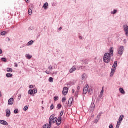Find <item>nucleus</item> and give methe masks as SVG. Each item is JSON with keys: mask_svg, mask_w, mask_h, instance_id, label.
I'll list each match as a JSON object with an SVG mask.
<instances>
[{"mask_svg": "<svg viewBox=\"0 0 128 128\" xmlns=\"http://www.w3.org/2000/svg\"><path fill=\"white\" fill-rule=\"evenodd\" d=\"M14 102V98H10L8 101V106H12Z\"/></svg>", "mask_w": 128, "mask_h": 128, "instance_id": "9d476101", "label": "nucleus"}, {"mask_svg": "<svg viewBox=\"0 0 128 128\" xmlns=\"http://www.w3.org/2000/svg\"><path fill=\"white\" fill-rule=\"evenodd\" d=\"M7 72H13V70H12V68H7Z\"/></svg>", "mask_w": 128, "mask_h": 128, "instance_id": "4be33fe9", "label": "nucleus"}, {"mask_svg": "<svg viewBox=\"0 0 128 128\" xmlns=\"http://www.w3.org/2000/svg\"><path fill=\"white\" fill-rule=\"evenodd\" d=\"M122 123H120L118 122H117V125L116 126V128H120V126Z\"/></svg>", "mask_w": 128, "mask_h": 128, "instance_id": "473e14b6", "label": "nucleus"}, {"mask_svg": "<svg viewBox=\"0 0 128 128\" xmlns=\"http://www.w3.org/2000/svg\"><path fill=\"white\" fill-rule=\"evenodd\" d=\"M72 102H74V100L73 99H72V98H70L69 100V101H68V105L69 106H72Z\"/></svg>", "mask_w": 128, "mask_h": 128, "instance_id": "a211bd4d", "label": "nucleus"}, {"mask_svg": "<svg viewBox=\"0 0 128 128\" xmlns=\"http://www.w3.org/2000/svg\"><path fill=\"white\" fill-rule=\"evenodd\" d=\"M88 94H89L90 96H92V89H90L88 90Z\"/></svg>", "mask_w": 128, "mask_h": 128, "instance_id": "393cba45", "label": "nucleus"}, {"mask_svg": "<svg viewBox=\"0 0 128 128\" xmlns=\"http://www.w3.org/2000/svg\"><path fill=\"white\" fill-rule=\"evenodd\" d=\"M120 92L121 94H126L124 90V88H120Z\"/></svg>", "mask_w": 128, "mask_h": 128, "instance_id": "6ab92c4d", "label": "nucleus"}, {"mask_svg": "<svg viewBox=\"0 0 128 128\" xmlns=\"http://www.w3.org/2000/svg\"><path fill=\"white\" fill-rule=\"evenodd\" d=\"M64 110H62L60 114V118H62V116H64Z\"/></svg>", "mask_w": 128, "mask_h": 128, "instance_id": "c9c22d12", "label": "nucleus"}, {"mask_svg": "<svg viewBox=\"0 0 128 128\" xmlns=\"http://www.w3.org/2000/svg\"><path fill=\"white\" fill-rule=\"evenodd\" d=\"M33 92H34V94H38V90L36 88L34 89Z\"/></svg>", "mask_w": 128, "mask_h": 128, "instance_id": "7c9ffc66", "label": "nucleus"}, {"mask_svg": "<svg viewBox=\"0 0 128 128\" xmlns=\"http://www.w3.org/2000/svg\"><path fill=\"white\" fill-rule=\"evenodd\" d=\"M49 82H54V78L50 77L49 78Z\"/></svg>", "mask_w": 128, "mask_h": 128, "instance_id": "c85d7f7f", "label": "nucleus"}, {"mask_svg": "<svg viewBox=\"0 0 128 128\" xmlns=\"http://www.w3.org/2000/svg\"><path fill=\"white\" fill-rule=\"evenodd\" d=\"M58 100V96H55L54 98V100H55V102H56L57 100Z\"/></svg>", "mask_w": 128, "mask_h": 128, "instance_id": "58836bf2", "label": "nucleus"}, {"mask_svg": "<svg viewBox=\"0 0 128 128\" xmlns=\"http://www.w3.org/2000/svg\"><path fill=\"white\" fill-rule=\"evenodd\" d=\"M124 115H121L119 118V120L118 122L122 124V120H124Z\"/></svg>", "mask_w": 128, "mask_h": 128, "instance_id": "9b49d317", "label": "nucleus"}, {"mask_svg": "<svg viewBox=\"0 0 128 128\" xmlns=\"http://www.w3.org/2000/svg\"><path fill=\"white\" fill-rule=\"evenodd\" d=\"M76 66H74L70 70V74H72L74 72H76Z\"/></svg>", "mask_w": 128, "mask_h": 128, "instance_id": "ddd939ff", "label": "nucleus"}, {"mask_svg": "<svg viewBox=\"0 0 128 128\" xmlns=\"http://www.w3.org/2000/svg\"><path fill=\"white\" fill-rule=\"evenodd\" d=\"M26 58H27L28 60H30V58H32V56L30 55V54H27L26 56Z\"/></svg>", "mask_w": 128, "mask_h": 128, "instance_id": "aec40b11", "label": "nucleus"}, {"mask_svg": "<svg viewBox=\"0 0 128 128\" xmlns=\"http://www.w3.org/2000/svg\"><path fill=\"white\" fill-rule=\"evenodd\" d=\"M42 104H44V101L42 102Z\"/></svg>", "mask_w": 128, "mask_h": 128, "instance_id": "680f3d73", "label": "nucleus"}, {"mask_svg": "<svg viewBox=\"0 0 128 128\" xmlns=\"http://www.w3.org/2000/svg\"><path fill=\"white\" fill-rule=\"evenodd\" d=\"M18 112H19V111L18 109H16L14 110V114H18Z\"/></svg>", "mask_w": 128, "mask_h": 128, "instance_id": "2f4dec72", "label": "nucleus"}, {"mask_svg": "<svg viewBox=\"0 0 128 128\" xmlns=\"http://www.w3.org/2000/svg\"><path fill=\"white\" fill-rule=\"evenodd\" d=\"M52 125L49 123V124H46L42 127V128H51Z\"/></svg>", "mask_w": 128, "mask_h": 128, "instance_id": "2eb2a0df", "label": "nucleus"}, {"mask_svg": "<svg viewBox=\"0 0 128 128\" xmlns=\"http://www.w3.org/2000/svg\"><path fill=\"white\" fill-rule=\"evenodd\" d=\"M0 54H2V49H0Z\"/></svg>", "mask_w": 128, "mask_h": 128, "instance_id": "3c124183", "label": "nucleus"}, {"mask_svg": "<svg viewBox=\"0 0 128 128\" xmlns=\"http://www.w3.org/2000/svg\"><path fill=\"white\" fill-rule=\"evenodd\" d=\"M104 94H102H102H100V98H102V96H103Z\"/></svg>", "mask_w": 128, "mask_h": 128, "instance_id": "6e6d98bb", "label": "nucleus"}, {"mask_svg": "<svg viewBox=\"0 0 128 128\" xmlns=\"http://www.w3.org/2000/svg\"><path fill=\"white\" fill-rule=\"evenodd\" d=\"M28 92V94H30L31 96H32V94H34V91H33V90H29Z\"/></svg>", "mask_w": 128, "mask_h": 128, "instance_id": "a878e982", "label": "nucleus"}, {"mask_svg": "<svg viewBox=\"0 0 128 128\" xmlns=\"http://www.w3.org/2000/svg\"><path fill=\"white\" fill-rule=\"evenodd\" d=\"M1 60H2V62H8V60H6V58H2Z\"/></svg>", "mask_w": 128, "mask_h": 128, "instance_id": "cd10ccee", "label": "nucleus"}, {"mask_svg": "<svg viewBox=\"0 0 128 128\" xmlns=\"http://www.w3.org/2000/svg\"><path fill=\"white\" fill-rule=\"evenodd\" d=\"M62 30V28L60 27V28H59V30Z\"/></svg>", "mask_w": 128, "mask_h": 128, "instance_id": "864d4df0", "label": "nucleus"}, {"mask_svg": "<svg viewBox=\"0 0 128 128\" xmlns=\"http://www.w3.org/2000/svg\"><path fill=\"white\" fill-rule=\"evenodd\" d=\"M124 44H126V40H124Z\"/></svg>", "mask_w": 128, "mask_h": 128, "instance_id": "13d9d810", "label": "nucleus"}, {"mask_svg": "<svg viewBox=\"0 0 128 128\" xmlns=\"http://www.w3.org/2000/svg\"><path fill=\"white\" fill-rule=\"evenodd\" d=\"M95 122H96V123H98V120H95Z\"/></svg>", "mask_w": 128, "mask_h": 128, "instance_id": "bf43d9fd", "label": "nucleus"}, {"mask_svg": "<svg viewBox=\"0 0 128 128\" xmlns=\"http://www.w3.org/2000/svg\"><path fill=\"white\" fill-rule=\"evenodd\" d=\"M43 8L44 10H48V3H45L44 4L43 6Z\"/></svg>", "mask_w": 128, "mask_h": 128, "instance_id": "f3484780", "label": "nucleus"}, {"mask_svg": "<svg viewBox=\"0 0 128 128\" xmlns=\"http://www.w3.org/2000/svg\"><path fill=\"white\" fill-rule=\"evenodd\" d=\"M34 88V86L32 85H30L29 86L30 88Z\"/></svg>", "mask_w": 128, "mask_h": 128, "instance_id": "09e8293b", "label": "nucleus"}, {"mask_svg": "<svg viewBox=\"0 0 128 128\" xmlns=\"http://www.w3.org/2000/svg\"><path fill=\"white\" fill-rule=\"evenodd\" d=\"M0 124L3 126H8V123L4 120H0Z\"/></svg>", "mask_w": 128, "mask_h": 128, "instance_id": "f8f14e48", "label": "nucleus"}, {"mask_svg": "<svg viewBox=\"0 0 128 128\" xmlns=\"http://www.w3.org/2000/svg\"><path fill=\"white\" fill-rule=\"evenodd\" d=\"M82 78L83 80H86V78H88V75H86V74H84L82 75Z\"/></svg>", "mask_w": 128, "mask_h": 128, "instance_id": "dca6fc26", "label": "nucleus"}, {"mask_svg": "<svg viewBox=\"0 0 128 128\" xmlns=\"http://www.w3.org/2000/svg\"><path fill=\"white\" fill-rule=\"evenodd\" d=\"M6 116L7 118L10 116V110L8 109L6 110Z\"/></svg>", "mask_w": 128, "mask_h": 128, "instance_id": "4468645a", "label": "nucleus"}, {"mask_svg": "<svg viewBox=\"0 0 128 128\" xmlns=\"http://www.w3.org/2000/svg\"><path fill=\"white\" fill-rule=\"evenodd\" d=\"M56 120H58V118L56 117V115L54 114H52L49 118V124H50V126L54 124H56Z\"/></svg>", "mask_w": 128, "mask_h": 128, "instance_id": "7ed1b4c3", "label": "nucleus"}, {"mask_svg": "<svg viewBox=\"0 0 128 128\" xmlns=\"http://www.w3.org/2000/svg\"><path fill=\"white\" fill-rule=\"evenodd\" d=\"M66 98H62V102H66Z\"/></svg>", "mask_w": 128, "mask_h": 128, "instance_id": "4c0bfd02", "label": "nucleus"}, {"mask_svg": "<svg viewBox=\"0 0 128 128\" xmlns=\"http://www.w3.org/2000/svg\"><path fill=\"white\" fill-rule=\"evenodd\" d=\"M57 108H58V110H60V108H62V104H58L57 106Z\"/></svg>", "mask_w": 128, "mask_h": 128, "instance_id": "f704fd0d", "label": "nucleus"}, {"mask_svg": "<svg viewBox=\"0 0 128 128\" xmlns=\"http://www.w3.org/2000/svg\"><path fill=\"white\" fill-rule=\"evenodd\" d=\"M54 108V104H52L50 106V110H52Z\"/></svg>", "mask_w": 128, "mask_h": 128, "instance_id": "e433bc0d", "label": "nucleus"}, {"mask_svg": "<svg viewBox=\"0 0 128 128\" xmlns=\"http://www.w3.org/2000/svg\"><path fill=\"white\" fill-rule=\"evenodd\" d=\"M21 98H22V94H20L18 97V100H20Z\"/></svg>", "mask_w": 128, "mask_h": 128, "instance_id": "37998d69", "label": "nucleus"}, {"mask_svg": "<svg viewBox=\"0 0 128 128\" xmlns=\"http://www.w3.org/2000/svg\"><path fill=\"white\" fill-rule=\"evenodd\" d=\"M45 72L47 74H50V72H48V70H46V71Z\"/></svg>", "mask_w": 128, "mask_h": 128, "instance_id": "de8ad7c7", "label": "nucleus"}, {"mask_svg": "<svg viewBox=\"0 0 128 128\" xmlns=\"http://www.w3.org/2000/svg\"><path fill=\"white\" fill-rule=\"evenodd\" d=\"M6 78H12V74H6Z\"/></svg>", "mask_w": 128, "mask_h": 128, "instance_id": "b1692460", "label": "nucleus"}, {"mask_svg": "<svg viewBox=\"0 0 128 128\" xmlns=\"http://www.w3.org/2000/svg\"><path fill=\"white\" fill-rule=\"evenodd\" d=\"M124 46H121L120 48L118 50V54L122 56V54H124Z\"/></svg>", "mask_w": 128, "mask_h": 128, "instance_id": "20e7f679", "label": "nucleus"}, {"mask_svg": "<svg viewBox=\"0 0 128 128\" xmlns=\"http://www.w3.org/2000/svg\"><path fill=\"white\" fill-rule=\"evenodd\" d=\"M116 12H118V10H114V12H112V14H116Z\"/></svg>", "mask_w": 128, "mask_h": 128, "instance_id": "72a5a7b5", "label": "nucleus"}, {"mask_svg": "<svg viewBox=\"0 0 128 128\" xmlns=\"http://www.w3.org/2000/svg\"><path fill=\"white\" fill-rule=\"evenodd\" d=\"M6 32H2V33H1V35L2 36H5L6 35Z\"/></svg>", "mask_w": 128, "mask_h": 128, "instance_id": "c03bdc74", "label": "nucleus"}, {"mask_svg": "<svg viewBox=\"0 0 128 128\" xmlns=\"http://www.w3.org/2000/svg\"><path fill=\"white\" fill-rule=\"evenodd\" d=\"M80 94V91H76V94H75V96L76 98H78V94Z\"/></svg>", "mask_w": 128, "mask_h": 128, "instance_id": "5701e85b", "label": "nucleus"}, {"mask_svg": "<svg viewBox=\"0 0 128 128\" xmlns=\"http://www.w3.org/2000/svg\"><path fill=\"white\" fill-rule=\"evenodd\" d=\"M116 68H118V61L114 62L112 68L111 73L110 74V76H114L116 70Z\"/></svg>", "mask_w": 128, "mask_h": 128, "instance_id": "f03ea898", "label": "nucleus"}, {"mask_svg": "<svg viewBox=\"0 0 128 128\" xmlns=\"http://www.w3.org/2000/svg\"><path fill=\"white\" fill-rule=\"evenodd\" d=\"M96 108V104H94V102H92L90 108L88 110L89 112H93L94 110V108Z\"/></svg>", "mask_w": 128, "mask_h": 128, "instance_id": "39448f33", "label": "nucleus"}, {"mask_svg": "<svg viewBox=\"0 0 128 128\" xmlns=\"http://www.w3.org/2000/svg\"><path fill=\"white\" fill-rule=\"evenodd\" d=\"M80 68L82 70H84V69L86 68V66H82Z\"/></svg>", "mask_w": 128, "mask_h": 128, "instance_id": "ea45409f", "label": "nucleus"}, {"mask_svg": "<svg viewBox=\"0 0 128 128\" xmlns=\"http://www.w3.org/2000/svg\"><path fill=\"white\" fill-rule=\"evenodd\" d=\"M14 65H15V67H16V68H18V64H16V63H15V64H14Z\"/></svg>", "mask_w": 128, "mask_h": 128, "instance_id": "8fccbe9b", "label": "nucleus"}, {"mask_svg": "<svg viewBox=\"0 0 128 128\" xmlns=\"http://www.w3.org/2000/svg\"><path fill=\"white\" fill-rule=\"evenodd\" d=\"M88 85H86L85 86L83 90L84 94H86L88 92Z\"/></svg>", "mask_w": 128, "mask_h": 128, "instance_id": "0eeeda50", "label": "nucleus"}, {"mask_svg": "<svg viewBox=\"0 0 128 128\" xmlns=\"http://www.w3.org/2000/svg\"><path fill=\"white\" fill-rule=\"evenodd\" d=\"M62 117L60 116L58 118V120H56V122L57 126H60L62 124Z\"/></svg>", "mask_w": 128, "mask_h": 128, "instance_id": "1a4fd4ad", "label": "nucleus"}, {"mask_svg": "<svg viewBox=\"0 0 128 128\" xmlns=\"http://www.w3.org/2000/svg\"><path fill=\"white\" fill-rule=\"evenodd\" d=\"M80 40H82V36H80Z\"/></svg>", "mask_w": 128, "mask_h": 128, "instance_id": "4d7b16f0", "label": "nucleus"}, {"mask_svg": "<svg viewBox=\"0 0 128 128\" xmlns=\"http://www.w3.org/2000/svg\"><path fill=\"white\" fill-rule=\"evenodd\" d=\"M100 115H98V118H100Z\"/></svg>", "mask_w": 128, "mask_h": 128, "instance_id": "052dcab7", "label": "nucleus"}, {"mask_svg": "<svg viewBox=\"0 0 128 128\" xmlns=\"http://www.w3.org/2000/svg\"><path fill=\"white\" fill-rule=\"evenodd\" d=\"M68 93V88H64L62 91V94L64 96H66Z\"/></svg>", "mask_w": 128, "mask_h": 128, "instance_id": "6e6552de", "label": "nucleus"}, {"mask_svg": "<svg viewBox=\"0 0 128 128\" xmlns=\"http://www.w3.org/2000/svg\"><path fill=\"white\" fill-rule=\"evenodd\" d=\"M114 48L112 47L109 50V52L104 54L103 60L105 64H110V62L112 58L114 56Z\"/></svg>", "mask_w": 128, "mask_h": 128, "instance_id": "f257e3e1", "label": "nucleus"}, {"mask_svg": "<svg viewBox=\"0 0 128 128\" xmlns=\"http://www.w3.org/2000/svg\"><path fill=\"white\" fill-rule=\"evenodd\" d=\"M34 44V41L33 40H31L30 42H29L28 44V46H32V44Z\"/></svg>", "mask_w": 128, "mask_h": 128, "instance_id": "412c9836", "label": "nucleus"}, {"mask_svg": "<svg viewBox=\"0 0 128 128\" xmlns=\"http://www.w3.org/2000/svg\"><path fill=\"white\" fill-rule=\"evenodd\" d=\"M53 68L52 67V66H50L48 67V70H52Z\"/></svg>", "mask_w": 128, "mask_h": 128, "instance_id": "a18cd8bd", "label": "nucleus"}, {"mask_svg": "<svg viewBox=\"0 0 128 128\" xmlns=\"http://www.w3.org/2000/svg\"><path fill=\"white\" fill-rule=\"evenodd\" d=\"M28 110V106H26L24 107V112H26V110Z\"/></svg>", "mask_w": 128, "mask_h": 128, "instance_id": "c756f323", "label": "nucleus"}, {"mask_svg": "<svg viewBox=\"0 0 128 128\" xmlns=\"http://www.w3.org/2000/svg\"><path fill=\"white\" fill-rule=\"evenodd\" d=\"M124 28L126 37L128 38V26L126 25H124Z\"/></svg>", "mask_w": 128, "mask_h": 128, "instance_id": "423d86ee", "label": "nucleus"}, {"mask_svg": "<svg viewBox=\"0 0 128 128\" xmlns=\"http://www.w3.org/2000/svg\"><path fill=\"white\" fill-rule=\"evenodd\" d=\"M0 97L2 96V92H0Z\"/></svg>", "mask_w": 128, "mask_h": 128, "instance_id": "5fc2aeb1", "label": "nucleus"}, {"mask_svg": "<svg viewBox=\"0 0 128 128\" xmlns=\"http://www.w3.org/2000/svg\"><path fill=\"white\" fill-rule=\"evenodd\" d=\"M28 14L30 16H32V9L28 10Z\"/></svg>", "mask_w": 128, "mask_h": 128, "instance_id": "bb28decb", "label": "nucleus"}, {"mask_svg": "<svg viewBox=\"0 0 128 128\" xmlns=\"http://www.w3.org/2000/svg\"><path fill=\"white\" fill-rule=\"evenodd\" d=\"M75 92H76V90L74 89H73L72 90V94H74Z\"/></svg>", "mask_w": 128, "mask_h": 128, "instance_id": "603ef678", "label": "nucleus"}, {"mask_svg": "<svg viewBox=\"0 0 128 128\" xmlns=\"http://www.w3.org/2000/svg\"><path fill=\"white\" fill-rule=\"evenodd\" d=\"M83 64H88V62H86V60H85V62H84V60H83Z\"/></svg>", "mask_w": 128, "mask_h": 128, "instance_id": "49530a36", "label": "nucleus"}, {"mask_svg": "<svg viewBox=\"0 0 128 128\" xmlns=\"http://www.w3.org/2000/svg\"><path fill=\"white\" fill-rule=\"evenodd\" d=\"M104 88H102V91H101V92H100V94H104Z\"/></svg>", "mask_w": 128, "mask_h": 128, "instance_id": "79ce46f5", "label": "nucleus"}, {"mask_svg": "<svg viewBox=\"0 0 128 128\" xmlns=\"http://www.w3.org/2000/svg\"><path fill=\"white\" fill-rule=\"evenodd\" d=\"M80 86H78L77 88V92H80Z\"/></svg>", "mask_w": 128, "mask_h": 128, "instance_id": "a19ab883", "label": "nucleus"}]
</instances>
